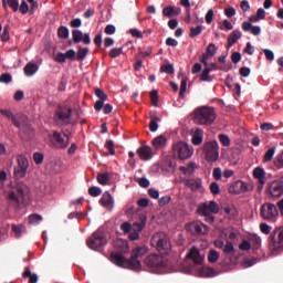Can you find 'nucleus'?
I'll return each instance as SVG.
<instances>
[{
  "instance_id": "1",
  "label": "nucleus",
  "mask_w": 283,
  "mask_h": 283,
  "mask_svg": "<svg viewBox=\"0 0 283 283\" xmlns=\"http://www.w3.org/2000/svg\"><path fill=\"white\" fill-rule=\"evenodd\" d=\"M193 120L197 125L209 127L216 123V108L209 106L197 107L193 111Z\"/></svg>"
},
{
  "instance_id": "2",
  "label": "nucleus",
  "mask_w": 283,
  "mask_h": 283,
  "mask_svg": "<svg viewBox=\"0 0 283 283\" xmlns=\"http://www.w3.org/2000/svg\"><path fill=\"white\" fill-rule=\"evenodd\" d=\"M219 211L220 206H218V202L213 200L209 202H203L199 205L197 208V213H199V216H203L208 224H213V222H216V217L213 216H216V213H219Z\"/></svg>"
},
{
  "instance_id": "3",
  "label": "nucleus",
  "mask_w": 283,
  "mask_h": 283,
  "mask_svg": "<svg viewBox=\"0 0 283 283\" xmlns=\"http://www.w3.org/2000/svg\"><path fill=\"white\" fill-rule=\"evenodd\" d=\"M150 244L161 253V255H169L171 251V242L165 232L155 233L150 240Z\"/></svg>"
},
{
  "instance_id": "4",
  "label": "nucleus",
  "mask_w": 283,
  "mask_h": 283,
  "mask_svg": "<svg viewBox=\"0 0 283 283\" xmlns=\"http://www.w3.org/2000/svg\"><path fill=\"white\" fill-rule=\"evenodd\" d=\"M30 198V188L25 184H17L15 188L9 192V200L17 207Z\"/></svg>"
},
{
  "instance_id": "5",
  "label": "nucleus",
  "mask_w": 283,
  "mask_h": 283,
  "mask_svg": "<svg viewBox=\"0 0 283 283\" xmlns=\"http://www.w3.org/2000/svg\"><path fill=\"white\" fill-rule=\"evenodd\" d=\"M72 118V107L67 105H60L57 106L53 120L59 125L60 127H65L70 125Z\"/></svg>"
},
{
  "instance_id": "6",
  "label": "nucleus",
  "mask_w": 283,
  "mask_h": 283,
  "mask_svg": "<svg viewBox=\"0 0 283 283\" xmlns=\"http://www.w3.org/2000/svg\"><path fill=\"white\" fill-rule=\"evenodd\" d=\"M50 143L53 149H67L70 147V135L54 130L50 136Z\"/></svg>"
},
{
  "instance_id": "7",
  "label": "nucleus",
  "mask_w": 283,
  "mask_h": 283,
  "mask_svg": "<svg viewBox=\"0 0 283 283\" xmlns=\"http://www.w3.org/2000/svg\"><path fill=\"white\" fill-rule=\"evenodd\" d=\"M105 244H107V238L105 237V233L103 231L94 232L86 240V245L93 251H98V249H102V247H105Z\"/></svg>"
},
{
  "instance_id": "8",
  "label": "nucleus",
  "mask_w": 283,
  "mask_h": 283,
  "mask_svg": "<svg viewBox=\"0 0 283 283\" xmlns=\"http://www.w3.org/2000/svg\"><path fill=\"white\" fill-rule=\"evenodd\" d=\"M144 264L150 269V271H156V269H165V266H167V259L157 253H153L146 256Z\"/></svg>"
},
{
  "instance_id": "9",
  "label": "nucleus",
  "mask_w": 283,
  "mask_h": 283,
  "mask_svg": "<svg viewBox=\"0 0 283 283\" xmlns=\"http://www.w3.org/2000/svg\"><path fill=\"white\" fill-rule=\"evenodd\" d=\"M149 252V248L147 245H137L135 249L130 252V262L133 264L134 271H140L142 263L138 258H143V255H147Z\"/></svg>"
},
{
  "instance_id": "10",
  "label": "nucleus",
  "mask_w": 283,
  "mask_h": 283,
  "mask_svg": "<svg viewBox=\"0 0 283 283\" xmlns=\"http://www.w3.org/2000/svg\"><path fill=\"white\" fill-rule=\"evenodd\" d=\"M269 248L270 251H280V249H283V227L274 229L270 234Z\"/></svg>"
},
{
  "instance_id": "11",
  "label": "nucleus",
  "mask_w": 283,
  "mask_h": 283,
  "mask_svg": "<svg viewBox=\"0 0 283 283\" xmlns=\"http://www.w3.org/2000/svg\"><path fill=\"white\" fill-rule=\"evenodd\" d=\"M260 214L263 220L275 222V220H277V216H280V211L277 210V206L273 203H263L261 206Z\"/></svg>"
},
{
  "instance_id": "12",
  "label": "nucleus",
  "mask_w": 283,
  "mask_h": 283,
  "mask_svg": "<svg viewBox=\"0 0 283 283\" xmlns=\"http://www.w3.org/2000/svg\"><path fill=\"white\" fill-rule=\"evenodd\" d=\"M17 163L18 165L13 169L14 177L18 179L25 178V176L28 175V169L30 167V161L28 160V157H25L24 155H18Z\"/></svg>"
},
{
  "instance_id": "13",
  "label": "nucleus",
  "mask_w": 283,
  "mask_h": 283,
  "mask_svg": "<svg viewBox=\"0 0 283 283\" xmlns=\"http://www.w3.org/2000/svg\"><path fill=\"white\" fill-rule=\"evenodd\" d=\"M218 142H207L203 145V154L208 163H216L220 158Z\"/></svg>"
},
{
  "instance_id": "14",
  "label": "nucleus",
  "mask_w": 283,
  "mask_h": 283,
  "mask_svg": "<svg viewBox=\"0 0 283 283\" xmlns=\"http://www.w3.org/2000/svg\"><path fill=\"white\" fill-rule=\"evenodd\" d=\"M174 154L179 160H187L193 156V149L189 147V144L185 142H179L174 145Z\"/></svg>"
},
{
  "instance_id": "15",
  "label": "nucleus",
  "mask_w": 283,
  "mask_h": 283,
  "mask_svg": "<svg viewBox=\"0 0 283 283\" xmlns=\"http://www.w3.org/2000/svg\"><path fill=\"white\" fill-rule=\"evenodd\" d=\"M145 224H147V214H139V221L133 224V232L128 235V240L133 242L140 238V232L145 229Z\"/></svg>"
},
{
  "instance_id": "16",
  "label": "nucleus",
  "mask_w": 283,
  "mask_h": 283,
  "mask_svg": "<svg viewBox=\"0 0 283 283\" xmlns=\"http://www.w3.org/2000/svg\"><path fill=\"white\" fill-rule=\"evenodd\" d=\"M111 261L113 264H116V266H122V269H129L130 271H134L132 259H125V256H123L120 253L112 252Z\"/></svg>"
},
{
  "instance_id": "17",
  "label": "nucleus",
  "mask_w": 283,
  "mask_h": 283,
  "mask_svg": "<svg viewBox=\"0 0 283 283\" xmlns=\"http://www.w3.org/2000/svg\"><path fill=\"white\" fill-rule=\"evenodd\" d=\"M192 235H207L209 233V228L207 224L196 221L186 227Z\"/></svg>"
},
{
  "instance_id": "18",
  "label": "nucleus",
  "mask_w": 283,
  "mask_h": 283,
  "mask_svg": "<svg viewBox=\"0 0 283 283\" xmlns=\"http://www.w3.org/2000/svg\"><path fill=\"white\" fill-rule=\"evenodd\" d=\"M217 53H218V46H216V44H213V43H210L207 46L206 52L200 55V63L208 66L209 59H213V56H216Z\"/></svg>"
},
{
  "instance_id": "19",
  "label": "nucleus",
  "mask_w": 283,
  "mask_h": 283,
  "mask_svg": "<svg viewBox=\"0 0 283 283\" xmlns=\"http://www.w3.org/2000/svg\"><path fill=\"white\" fill-rule=\"evenodd\" d=\"M72 36H73V43H81L83 42L84 45H90L92 43V38H90V33H84L81 30H73L72 31Z\"/></svg>"
},
{
  "instance_id": "20",
  "label": "nucleus",
  "mask_w": 283,
  "mask_h": 283,
  "mask_svg": "<svg viewBox=\"0 0 283 283\" xmlns=\"http://www.w3.org/2000/svg\"><path fill=\"white\" fill-rule=\"evenodd\" d=\"M0 114L2 116H4L6 118H8L9 120H11L12 125L14 127H17L20 132H25V128H23V126L17 118V115H14V113H12V111L0 108Z\"/></svg>"
},
{
  "instance_id": "21",
  "label": "nucleus",
  "mask_w": 283,
  "mask_h": 283,
  "mask_svg": "<svg viewBox=\"0 0 283 283\" xmlns=\"http://www.w3.org/2000/svg\"><path fill=\"white\" fill-rule=\"evenodd\" d=\"M269 193H271L273 198H280V196L283 195V182L273 181L269 187Z\"/></svg>"
},
{
  "instance_id": "22",
  "label": "nucleus",
  "mask_w": 283,
  "mask_h": 283,
  "mask_svg": "<svg viewBox=\"0 0 283 283\" xmlns=\"http://www.w3.org/2000/svg\"><path fill=\"white\" fill-rule=\"evenodd\" d=\"M137 154L142 160H151L154 158V153L149 146L139 147Z\"/></svg>"
},
{
  "instance_id": "23",
  "label": "nucleus",
  "mask_w": 283,
  "mask_h": 283,
  "mask_svg": "<svg viewBox=\"0 0 283 283\" xmlns=\"http://www.w3.org/2000/svg\"><path fill=\"white\" fill-rule=\"evenodd\" d=\"M99 205H102V207H107V209H114V198L109 191L103 193L99 199Z\"/></svg>"
},
{
  "instance_id": "24",
  "label": "nucleus",
  "mask_w": 283,
  "mask_h": 283,
  "mask_svg": "<svg viewBox=\"0 0 283 283\" xmlns=\"http://www.w3.org/2000/svg\"><path fill=\"white\" fill-rule=\"evenodd\" d=\"M188 260H192L195 264H202V255H200V250L198 248H192L186 255Z\"/></svg>"
},
{
  "instance_id": "25",
  "label": "nucleus",
  "mask_w": 283,
  "mask_h": 283,
  "mask_svg": "<svg viewBox=\"0 0 283 283\" xmlns=\"http://www.w3.org/2000/svg\"><path fill=\"white\" fill-rule=\"evenodd\" d=\"M242 39V32L240 30H234L232 33L228 36V44L227 49L229 50L230 48H233Z\"/></svg>"
},
{
  "instance_id": "26",
  "label": "nucleus",
  "mask_w": 283,
  "mask_h": 283,
  "mask_svg": "<svg viewBox=\"0 0 283 283\" xmlns=\"http://www.w3.org/2000/svg\"><path fill=\"white\" fill-rule=\"evenodd\" d=\"M154 149H165L167 147V137L165 135H159L153 139Z\"/></svg>"
},
{
  "instance_id": "27",
  "label": "nucleus",
  "mask_w": 283,
  "mask_h": 283,
  "mask_svg": "<svg viewBox=\"0 0 283 283\" xmlns=\"http://www.w3.org/2000/svg\"><path fill=\"white\" fill-rule=\"evenodd\" d=\"M186 187L191 191H200L202 189V179H188L185 181Z\"/></svg>"
},
{
  "instance_id": "28",
  "label": "nucleus",
  "mask_w": 283,
  "mask_h": 283,
  "mask_svg": "<svg viewBox=\"0 0 283 283\" xmlns=\"http://www.w3.org/2000/svg\"><path fill=\"white\" fill-rule=\"evenodd\" d=\"M253 177L259 180L262 185H266V171H264V168L256 167L253 170Z\"/></svg>"
},
{
  "instance_id": "29",
  "label": "nucleus",
  "mask_w": 283,
  "mask_h": 283,
  "mask_svg": "<svg viewBox=\"0 0 283 283\" xmlns=\"http://www.w3.org/2000/svg\"><path fill=\"white\" fill-rule=\"evenodd\" d=\"M232 189H233V192L237 195L247 193V191H249V186L244 181H237L232 186Z\"/></svg>"
},
{
  "instance_id": "30",
  "label": "nucleus",
  "mask_w": 283,
  "mask_h": 283,
  "mask_svg": "<svg viewBox=\"0 0 283 283\" xmlns=\"http://www.w3.org/2000/svg\"><path fill=\"white\" fill-rule=\"evenodd\" d=\"M39 72V65L36 63L29 62L24 66V74L25 76H34Z\"/></svg>"
},
{
  "instance_id": "31",
  "label": "nucleus",
  "mask_w": 283,
  "mask_h": 283,
  "mask_svg": "<svg viewBox=\"0 0 283 283\" xmlns=\"http://www.w3.org/2000/svg\"><path fill=\"white\" fill-rule=\"evenodd\" d=\"M11 229L15 235V238H21V235H23V233H25L28 231V229L25 228L24 224H12Z\"/></svg>"
},
{
  "instance_id": "32",
  "label": "nucleus",
  "mask_w": 283,
  "mask_h": 283,
  "mask_svg": "<svg viewBox=\"0 0 283 283\" xmlns=\"http://www.w3.org/2000/svg\"><path fill=\"white\" fill-rule=\"evenodd\" d=\"M179 169L184 172V176H192L196 171V163H189L187 167L181 166Z\"/></svg>"
},
{
  "instance_id": "33",
  "label": "nucleus",
  "mask_w": 283,
  "mask_h": 283,
  "mask_svg": "<svg viewBox=\"0 0 283 283\" xmlns=\"http://www.w3.org/2000/svg\"><path fill=\"white\" fill-rule=\"evenodd\" d=\"M90 54V49L88 48H77V53H76V61H85L86 56Z\"/></svg>"
},
{
  "instance_id": "34",
  "label": "nucleus",
  "mask_w": 283,
  "mask_h": 283,
  "mask_svg": "<svg viewBox=\"0 0 283 283\" xmlns=\"http://www.w3.org/2000/svg\"><path fill=\"white\" fill-rule=\"evenodd\" d=\"M22 276L24 279L29 277V283H36V282H39V275L32 274V271H30V268H25Z\"/></svg>"
},
{
  "instance_id": "35",
  "label": "nucleus",
  "mask_w": 283,
  "mask_h": 283,
  "mask_svg": "<svg viewBox=\"0 0 283 283\" xmlns=\"http://www.w3.org/2000/svg\"><path fill=\"white\" fill-rule=\"evenodd\" d=\"M202 30H205V27L202 25H197L195 28L191 27L189 33L190 39H196V36H200L202 34Z\"/></svg>"
},
{
  "instance_id": "36",
  "label": "nucleus",
  "mask_w": 283,
  "mask_h": 283,
  "mask_svg": "<svg viewBox=\"0 0 283 283\" xmlns=\"http://www.w3.org/2000/svg\"><path fill=\"white\" fill-rule=\"evenodd\" d=\"M97 182L99 185H103V186L108 185V182H109V172H99L97 175Z\"/></svg>"
},
{
  "instance_id": "37",
  "label": "nucleus",
  "mask_w": 283,
  "mask_h": 283,
  "mask_svg": "<svg viewBox=\"0 0 283 283\" xmlns=\"http://www.w3.org/2000/svg\"><path fill=\"white\" fill-rule=\"evenodd\" d=\"M57 36L59 39H69L70 38V29L67 27H59L57 29Z\"/></svg>"
},
{
  "instance_id": "38",
  "label": "nucleus",
  "mask_w": 283,
  "mask_h": 283,
  "mask_svg": "<svg viewBox=\"0 0 283 283\" xmlns=\"http://www.w3.org/2000/svg\"><path fill=\"white\" fill-rule=\"evenodd\" d=\"M192 145H202V130L197 129L192 136Z\"/></svg>"
},
{
  "instance_id": "39",
  "label": "nucleus",
  "mask_w": 283,
  "mask_h": 283,
  "mask_svg": "<svg viewBox=\"0 0 283 283\" xmlns=\"http://www.w3.org/2000/svg\"><path fill=\"white\" fill-rule=\"evenodd\" d=\"M218 260H220V253L216 250H210L208 254V262H210V264H216Z\"/></svg>"
},
{
  "instance_id": "40",
  "label": "nucleus",
  "mask_w": 283,
  "mask_h": 283,
  "mask_svg": "<svg viewBox=\"0 0 283 283\" xmlns=\"http://www.w3.org/2000/svg\"><path fill=\"white\" fill-rule=\"evenodd\" d=\"M158 123H160V119L156 115H153L150 117V123H149L150 132H158Z\"/></svg>"
},
{
  "instance_id": "41",
  "label": "nucleus",
  "mask_w": 283,
  "mask_h": 283,
  "mask_svg": "<svg viewBox=\"0 0 283 283\" xmlns=\"http://www.w3.org/2000/svg\"><path fill=\"white\" fill-rule=\"evenodd\" d=\"M273 156H275V147L269 148L264 156H263V163H271L273 160Z\"/></svg>"
},
{
  "instance_id": "42",
  "label": "nucleus",
  "mask_w": 283,
  "mask_h": 283,
  "mask_svg": "<svg viewBox=\"0 0 283 283\" xmlns=\"http://www.w3.org/2000/svg\"><path fill=\"white\" fill-rule=\"evenodd\" d=\"M123 54V48H113L109 53L108 56L111 59H118L119 55Z\"/></svg>"
},
{
  "instance_id": "43",
  "label": "nucleus",
  "mask_w": 283,
  "mask_h": 283,
  "mask_svg": "<svg viewBox=\"0 0 283 283\" xmlns=\"http://www.w3.org/2000/svg\"><path fill=\"white\" fill-rule=\"evenodd\" d=\"M88 193L93 198H98V196H101L103 193V190H101V188H98L96 186H93V187L88 188Z\"/></svg>"
},
{
  "instance_id": "44",
  "label": "nucleus",
  "mask_w": 283,
  "mask_h": 283,
  "mask_svg": "<svg viewBox=\"0 0 283 283\" xmlns=\"http://www.w3.org/2000/svg\"><path fill=\"white\" fill-rule=\"evenodd\" d=\"M41 220H43V217H41V214L34 213L29 216V224H39Z\"/></svg>"
},
{
  "instance_id": "45",
  "label": "nucleus",
  "mask_w": 283,
  "mask_h": 283,
  "mask_svg": "<svg viewBox=\"0 0 283 283\" xmlns=\"http://www.w3.org/2000/svg\"><path fill=\"white\" fill-rule=\"evenodd\" d=\"M219 142L221 143V145L223 147H230L231 146V139L224 134L219 135Z\"/></svg>"
},
{
  "instance_id": "46",
  "label": "nucleus",
  "mask_w": 283,
  "mask_h": 283,
  "mask_svg": "<svg viewBox=\"0 0 283 283\" xmlns=\"http://www.w3.org/2000/svg\"><path fill=\"white\" fill-rule=\"evenodd\" d=\"M106 149H108L111 156H116V149L114 148V140L107 139L105 143Z\"/></svg>"
},
{
  "instance_id": "47",
  "label": "nucleus",
  "mask_w": 283,
  "mask_h": 283,
  "mask_svg": "<svg viewBox=\"0 0 283 283\" xmlns=\"http://www.w3.org/2000/svg\"><path fill=\"white\" fill-rule=\"evenodd\" d=\"M44 158H45V156H43L42 153H34L33 154V160H34L35 165H43Z\"/></svg>"
},
{
  "instance_id": "48",
  "label": "nucleus",
  "mask_w": 283,
  "mask_h": 283,
  "mask_svg": "<svg viewBox=\"0 0 283 283\" xmlns=\"http://www.w3.org/2000/svg\"><path fill=\"white\" fill-rule=\"evenodd\" d=\"M175 8L169 6L163 9L164 17H168V19H171L174 17Z\"/></svg>"
},
{
  "instance_id": "49",
  "label": "nucleus",
  "mask_w": 283,
  "mask_h": 283,
  "mask_svg": "<svg viewBox=\"0 0 283 283\" xmlns=\"http://www.w3.org/2000/svg\"><path fill=\"white\" fill-rule=\"evenodd\" d=\"M95 95L97 96V98H99V101H107V98H108L105 91H103L101 88H95Z\"/></svg>"
},
{
  "instance_id": "50",
  "label": "nucleus",
  "mask_w": 283,
  "mask_h": 283,
  "mask_svg": "<svg viewBox=\"0 0 283 283\" xmlns=\"http://www.w3.org/2000/svg\"><path fill=\"white\" fill-rule=\"evenodd\" d=\"M210 192L212 196H218L220 193V185L218 182L210 184Z\"/></svg>"
},
{
  "instance_id": "51",
  "label": "nucleus",
  "mask_w": 283,
  "mask_h": 283,
  "mask_svg": "<svg viewBox=\"0 0 283 283\" xmlns=\"http://www.w3.org/2000/svg\"><path fill=\"white\" fill-rule=\"evenodd\" d=\"M186 92H187V78H184V80L181 81V83H180L179 96H180L181 98H184Z\"/></svg>"
},
{
  "instance_id": "52",
  "label": "nucleus",
  "mask_w": 283,
  "mask_h": 283,
  "mask_svg": "<svg viewBox=\"0 0 283 283\" xmlns=\"http://www.w3.org/2000/svg\"><path fill=\"white\" fill-rule=\"evenodd\" d=\"M19 10L21 14H28V12H30V6H28V2L25 0L21 2Z\"/></svg>"
},
{
  "instance_id": "53",
  "label": "nucleus",
  "mask_w": 283,
  "mask_h": 283,
  "mask_svg": "<svg viewBox=\"0 0 283 283\" xmlns=\"http://www.w3.org/2000/svg\"><path fill=\"white\" fill-rule=\"evenodd\" d=\"M120 229L124 233H129L130 231H134V226H132V223L129 222H124L122 226H120Z\"/></svg>"
},
{
  "instance_id": "54",
  "label": "nucleus",
  "mask_w": 283,
  "mask_h": 283,
  "mask_svg": "<svg viewBox=\"0 0 283 283\" xmlns=\"http://www.w3.org/2000/svg\"><path fill=\"white\" fill-rule=\"evenodd\" d=\"M212 177L214 180H222V169L220 167H217L212 171Z\"/></svg>"
},
{
  "instance_id": "55",
  "label": "nucleus",
  "mask_w": 283,
  "mask_h": 283,
  "mask_svg": "<svg viewBox=\"0 0 283 283\" xmlns=\"http://www.w3.org/2000/svg\"><path fill=\"white\" fill-rule=\"evenodd\" d=\"M2 41H10V25H6L1 34Z\"/></svg>"
},
{
  "instance_id": "56",
  "label": "nucleus",
  "mask_w": 283,
  "mask_h": 283,
  "mask_svg": "<svg viewBox=\"0 0 283 283\" xmlns=\"http://www.w3.org/2000/svg\"><path fill=\"white\" fill-rule=\"evenodd\" d=\"M150 101L154 107H158V91L150 92Z\"/></svg>"
},
{
  "instance_id": "57",
  "label": "nucleus",
  "mask_w": 283,
  "mask_h": 283,
  "mask_svg": "<svg viewBox=\"0 0 283 283\" xmlns=\"http://www.w3.org/2000/svg\"><path fill=\"white\" fill-rule=\"evenodd\" d=\"M0 83H12V75H10L9 73H3L2 75H0Z\"/></svg>"
},
{
  "instance_id": "58",
  "label": "nucleus",
  "mask_w": 283,
  "mask_h": 283,
  "mask_svg": "<svg viewBox=\"0 0 283 283\" xmlns=\"http://www.w3.org/2000/svg\"><path fill=\"white\" fill-rule=\"evenodd\" d=\"M161 72H165V74H174V65L172 64H166L161 66Z\"/></svg>"
},
{
  "instance_id": "59",
  "label": "nucleus",
  "mask_w": 283,
  "mask_h": 283,
  "mask_svg": "<svg viewBox=\"0 0 283 283\" xmlns=\"http://www.w3.org/2000/svg\"><path fill=\"white\" fill-rule=\"evenodd\" d=\"M7 3L13 10V12L19 10V0H8Z\"/></svg>"
},
{
  "instance_id": "60",
  "label": "nucleus",
  "mask_w": 283,
  "mask_h": 283,
  "mask_svg": "<svg viewBox=\"0 0 283 283\" xmlns=\"http://www.w3.org/2000/svg\"><path fill=\"white\" fill-rule=\"evenodd\" d=\"M148 196H150L154 200H158L160 198V192L154 188L148 189Z\"/></svg>"
},
{
  "instance_id": "61",
  "label": "nucleus",
  "mask_w": 283,
  "mask_h": 283,
  "mask_svg": "<svg viewBox=\"0 0 283 283\" xmlns=\"http://www.w3.org/2000/svg\"><path fill=\"white\" fill-rule=\"evenodd\" d=\"M202 273L206 275V277H213L216 275L213 268H206L202 270Z\"/></svg>"
},
{
  "instance_id": "62",
  "label": "nucleus",
  "mask_w": 283,
  "mask_h": 283,
  "mask_svg": "<svg viewBox=\"0 0 283 283\" xmlns=\"http://www.w3.org/2000/svg\"><path fill=\"white\" fill-rule=\"evenodd\" d=\"M260 230L262 231V233H264L265 235H269L271 233V226L266 224V223H261L260 224Z\"/></svg>"
},
{
  "instance_id": "63",
  "label": "nucleus",
  "mask_w": 283,
  "mask_h": 283,
  "mask_svg": "<svg viewBox=\"0 0 283 283\" xmlns=\"http://www.w3.org/2000/svg\"><path fill=\"white\" fill-rule=\"evenodd\" d=\"M224 14L226 17H228V19H231L232 17H235V8L233 7H229L224 10Z\"/></svg>"
},
{
  "instance_id": "64",
  "label": "nucleus",
  "mask_w": 283,
  "mask_h": 283,
  "mask_svg": "<svg viewBox=\"0 0 283 283\" xmlns=\"http://www.w3.org/2000/svg\"><path fill=\"white\" fill-rule=\"evenodd\" d=\"M54 61L55 63H65V61H67L65 57V53H57Z\"/></svg>"
}]
</instances>
